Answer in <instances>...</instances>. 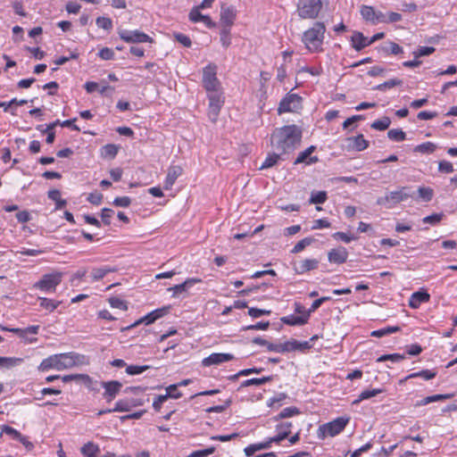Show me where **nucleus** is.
Listing matches in <instances>:
<instances>
[{
  "instance_id": "nucleus-23",
  "label": "nucleus",
  "mask_w": 457,
  "mask_h": 457,
  "mask_svg": "<svg viewBox=\"0 0 457 457\" xmlns=\"http://www.w3.org/2000/svg\"><path fill=\"white\" fill-rule=\"evenodd\" d=\"M351 41H352L353 47L356 51H361L364 47L370 46V43L369 42V38L364 37V35L359 31L353 32V36L351 37Z\"/></svg>"
},
{
  "instance_id": "nucleus-64",
  "label": "nucleus",
  "mask_w": 457,
  "mask_h": 457,
  "mask_svg": "<svg viewBox=\"0 0 457 457\" xmlns=\"http://www.w3.org/2000/svg\"><path fill=\"white\" fill-rule=\"evenodd\" d=\"M113 213H114L113 210H112L110 208H104L102 210L101 218H102L103 222L105 225H110L111 224V218H112Z\"/></svg>"
},
{
  "instance_id": "nucleus-41",
  "label": "nucleus",
  "mask_w": 457,
  "mask_h": 457,
  "mask_svg": "<svg viewBox=\"0 0 457 457\" xmlns=\"http://www.w3.org/2000/svg\"><path fill=\"white\" fill-rule=\"evenodd\" d=\"M40 306L49 312L54 311L61 303L59 301H54L46 297H38Z\"/></svg>"
},
{
  "instance_id": "nucleus-11",
  "label": "nucleus",
  "mask_w": 457,
  "mask_h": 457,
  "mask_svg": "<svg viewBox=\"0 0 457 457\" xmlns=\"http://www.w3.org/2000/svg\"><path fill=\"white\" fill-rule=\"evenodd\" d=\"M361 14L366 21L372 24L384 23L386 21V14L380 11H376L372 6L362 5Z\"/></svg>"
},
{
  "instance_id": "nucleus-38",
  "label": "nucleus",
  "mask_w": 457,
  "mask_h": 457,
  "mask_svg": "<svg viewBox=\"0 0 457 457\" xmlns=\"http://www.w3.org/2000/svg\"><path fill=\"white\" fill-rule=\"evenodd\" d=\"M89 390L99 391L100 382L94 380L87 374H81L80 380Z\"/></svg>"
},
{
  "instance_id": "nucleus-8",
  "label": "nucleus",
  "mask_w": 457,
  "mask_h": 457,
  "mask_svg": "<svg viewBox=\"0 0 457 457\" xmlns=\"http://www.w3.org/2000/svg\"><path fill=\"white\" fill-rule=\"evenodd\" d=\"M414 195L411 187H401L398 190L388 193L384 198L378 199V204L392 203L395 204L413 198Z\"/></svg>"
},
{
  "instance_id": "nucleus-46",
  "label": "nucleus",
  "mask_w": 457,
  "mask_h": 457,
  "mask_svg": "<svg viewBox=\"0 0 457 457\" xmlns=\"http://www.w3.org/2000/svg\"><path fill=\"white\" fill-rule=\"evenodd\" d=\"M299 413H300V411H299L298 408L287 407L284 410H282L278 416L274 417V420L289 418V417H292V416L299 414Z\"/></svg>"
},
{
  "instance_id": "nucleus-19",
  "label": "nucleus",
  "mask_w": 457,
  "mask_h": 457,
  "mask_svg": "<svg viewBox=\"0 0 457 457\" xmlns=\"http://www.w3.org/2000/svg\"><path fill=\"white\" fill-rule=\"evenodd\" d=\"M189 19L193 22L202 21L205 24V26L209 29H213L216 27V22L212 21V19L208 15H204L199 12L198 8L193 9L189 13Z\"/></svg>"
},
{
  "instance_id": "nucleus-44",
  "label": "nucleus",
  "mask_w": 457,
  "mask_h": 457,
  "mask_svg": "<svg viewBox=\"0 0 457 457\" xmlns=\"http://www.w3.org/2000/svg\"><path fill=\"white\" fill-rule=\"evenodd\" d=\"M403 80L402 79H391L387 81H385L384 83L382 84H379L378 86H376L374 87V89L376 90H380V91H384L387 88H392L394 87H397V86H402L403 85Z\"/></svg>"
},
{
  "instance_id": "nucleus-5",
  "label": "nucleus",
  "mask_w": 457,
  "mask_h": 457,
  "mask_svg": "<svg viewBox=\"0 0 457 457\" xmlns=\"http://www.w3.org/2000/svg\"><path fill=\"white\" fill-rule=\"evenodd\" d=\"M62 272L55 271L47 273L43 275L42 278L33 285V287L45 293H54L56 290V287L62 282Z\"/></svg>"
},
{
  "instance_id": "nucleus-25",
  "label": "nucleus",
  "mask_w": 457,
  "mask_h": 457,
  "mask_svg": "<svg viewBox=\"0 0 457 457\" xmlns=\"http://www.w3.org/2000/svg\"><path fill=\"white\" fill-rule=\"evenodd\" d=\"M309 320V312H306L305 315L301 316H295V315H289L285 316L280 319V320L287 325L289 326H302L308 322Z\"/></svg>"
},
{
  "instance_id": "nucleus-51",
  "label": "nucleus",
  "mask_w": 457,
  "mask_h": 457,
  "mask_svg": "<svg viewBox=\"0 0 457 457\" xmlns=\"http://www.w3.org/2000/svg\"><path fill=\"white\" fill-rule=\"evenodd\" d=\"M118 153V147L115 145L109 144L103 147V156L114 158Z\"/></svg>"
},
{
  "instance_id": "nucleus-32",
  "label": "nucleus",
  "mask_w": 457,
  "mask_h": 457,
  "mask_svg": "<svg viewBox=\"0 0 457 457\" xmlns=\"http://www.w3.org/2000/svg\"><path fill=\"white\" fill-rule=\"evenodd\" d=\"M282 154H280V152L268 154V156L261 165L260 170L270 169L275 166L278 163V162L281 159Z\"/></svg>"
},
{
  "instance_id": "nucleus-59",
  "label": "nucleus",
  "mask_w": 457,
  "mask_h": 457,
  "mask_svg": "<svg viewBox=\"0 0 457 457\" xmlns=\"http://www.w3.org/2000/svg\"><path fill=\"white\" fill-rule=\"evenodd\" d=\"M3 433L10 436L14 440H18L21 436V434L18 430L8 425H4L2 427V434Z\"/></svg>"
},
{
  "instance_id": "nucleus-28",
  "label": "nucleus",
  "mask_w": 457,
  "mask_h": 457,
  "mask_svg": "<svg viewBox=\"0 0 457 457\" xmlns=\"http://www.w3.org/2000/svg\"><path fill=\"white\" fill-rule=\"evenodd\" d=\"M270 437L268 438L265 442L253 444L245 448L244 452L247 457L253 455V453L257 451L269 449L271 446Z\"/></svg>"
},
{
  "instance_id": "nucleus-2",
  "label": "nucleus",
  "mask_w": 457,
  "mask_h": 457,
  "mask_svg": "<svg viewBox=\"0 0 457 457\" xmlns=\"http://www.w3.org/2000/svg\"><path fill=\"white\" fill-rule=\"evenodd\" d=\"M79 354L74 353L54 354L44 359L39 365V370L46 371L50 369L57 370L70 369L79 363Z\"/></svg>"
},
{
  "instance_id": "nucleus-18",
  "label": "nucleus",
  "mask_w": 457,
  "mask_h": 457,
  "mask_svg": "<svg viewBox=\"0 0 457 457\" xmlns=\"http://www.w3.org/2000/svg\"><path fill=\"white\" fill-rule=\"evenodd\" d=\"M182 172L183 169L179 165L170 166L164 181V189H170Z\"/></svg>"
},
{
  "instance_id": "nucleus-29",
  "label": "nucleus",
  "mask_w": 457,
  "mask_h": 457,
  "mask_svg": "<svg viewBox=\"0 0 457 457\" xmlns=\"http://www.w3.org/2000/svg\"><path fill=\"white\" fill-rule=\"evenodd\" d=\"M453 396V394L429 395V396H427V397L423 398L422 400L417 402L415 406L427 405V404L434 403V402H438V401H443V400L450 399Z\"/></svg>"
},
{
  "instance_id": "nucleus-7",
  "label": "nucleus",
  "mask_w": 457,
  "mask_h": 457,
  "mask_svg": "<svg viewBox=\"0 0 457 457\" xmlns=\"http://www.w3.org/2000/svg\"><path fill=\"white\" fill-rule=\"evenodd\" d=\"M203 87L209 91H215L220 89V82L217 78V66L210 63L203 70Z\"/></svg>"
},
{
  "instance_id": "nucleus-63",
  "label": "nucleus",
  "mask_w": 457,
  "mask_h": 457,
  "mask_svg": "<svg viewBox=\"0 0 457 457\" xmlns=\"http://www.w3.org/2000/svg\"><path fill=\"white\" fill-rule=\"evenodd\" d=\"M438 170L444 173H451L454 170L453 165L447 161H440L438 163Z\"/></svg>"
},
{
  "instance_id": "nucleus-62",
  "label": "nucleus",
  "mask_w": 457,
  "mask_h": 457,
  "mask_svg": "<svg viewBox=\"0 0 457 457\" xmlns=\"http://www.w3.org/2000/svg\"><path fill=\"white\" fill-rule=\"evenodd\" d=\"M112 204L118 207H129L131 204V199L129 196L116 197Z\"/></svg>"
},
{
  "instance_id": "nucleus-55",
  "label": "nucleus",
  "mask_w": 457,
  "mask_h": 457,
  "mask_svg": "<svg viewBox=\"0 0 457 457\" xmlns=\"http://www.w3.org/2000/svg\"><path fill=\"white\" fill-rule=\"evenodd\" d=\"M96 25L105 30H110L112 29V21L108 17H98Z\"/></svg>"
},
{
  "instance_id": "nucleus-3",
  "label": "nucleus",
  "mask_w": 457,
  "mask_h": 457,
  "mask_svg": "<svg viewBox=\"0 0 457 457\" xmlns=\"http://www.w3.org/2000/svg\"><path fill=\"white\" fill-rule=\"evenodd\" d=\"M326 27L323 22H315L312 28L307 29L302 41L310 52H320L324 40Z\"/></svg>"
},
{
  "instance_id": "nucleus-57",
  "label": "nucleus",
  "mask_w": 457,
  "mask_h": 457,
  "mask_svg": "<svg viewBox=\"0 0 457 457\" xmlns=\"http://www.w3.org/2000/svg\"><path fill=\"white\" fill-rule=\"evenodd\" d=\"M387 44H388V47L385 48V51L387 54L397 55V54L403 53V47L400 46L398 44L392 42V41L388 42Z\"/></svg>"
},
{
  "instance_id": "nucleus-42",
  "label": "nucleus",
  "mask_w": 457,
  "mask_h": 457,
  "mask_svg": "<svg viewBox=\"0 0 457 457\" xmlns=\"http://www.w3.org/2000/svg\"><path fill=\"white\" fill-rule=\"evenodd\" d=\"M387 137L389 139L395 142H402L405 140L406 134L401 129H393L388 130Z\"/></svg>"
},
{
  "instance_id": "nucleus-22",
  "label": "nucleus",
  "mask_w": 457,
  "mask_h": 457,
  "mask_svg": "<svg viewBox=\"0 0 457 457\" xmlns=\"http://www.w3.org/2000/svg\"><path fill=\"white\" fill-rule=\"evenodd\" d=\"M201 278H191L185 280L183 283L176 285L172 287H170L169 290L173 292V296H178L180 294L186 292L188 287L194 286L195 284L201 283Z\"/></svg>"
},
{
  "instance_id": "nucleus-58",
  "label": "nucleus",
  "mask_w": 457,
  "mask_h": 457,
  "mask_svg": "<svg viewBox=\"0 0 457 457\" xmlns=\"http://www.w3.org/2000/svg\"><path fill=\"white\" fill-rule=\"evenodd\" d=\"M113 411H130V405L129 403V399H121L116 402Z\"/></svg>"
},
{
  "instance_id": "nucleus-49",
  "label": "nucleus",
  "mask_w": 457,
  "mask_h": 457,
  "mask_svg": "<svg viewBox=\"0 0 457 457\" xmlns=\"http://www.w3.org/2000/svg\"><path fill=\"white\" fill-rule=\"evenodd\" d=\"M150 367L148 365L137 366V365H129L126 368V373L131 376L141 374L142 372L147 370Z\"/></svg>"
},
{
  "instance_id": "nucleus-6",
  "label": "nucleus",
  "mask_w": 457,
  "mask_h": 457,
  "mask_svg": "<svg viewBox=\"0 0 457 457\" xmlns=\"http://www.w3.org/2000/svg\"><path fill=\"white\" fill-rule=\"evenodd\" d=\"M322 7L320 0H299L297 12L302 19H315Z\"/></svg>"
},
{
  "instance_id": "nucleus-53",
  "label": "nucleus",
  "mask_w": 457,
  "mask_h": 457,
  "mask_svg": "<svg viewBox=\"0 0 457 457\" xmlns=\"http://www.w3.org/2000/svg\"><path fill=\"white\" fill-rule=\"evenodd\" d=\"M109 303L112 308H117L123 311H126L128 309L127 303L119 297L109 298Z\"/></svg>"
},
{
  "instance_id": "nucleus-24",
  "label": "nucleus",
  "mask_w": 457,
  "mask_h": 457,
  "mask_svg": "<svg viewBox=\"0 0 457 457\" xmlns=\"http://www.w3.org/2000/svg\"><path fill=\"white\" fill-rule=\"evenodd\" d=\"M430 299V295L427 292H415L409 300V306L412 309H417L422 303H427Z\"/></svg>"
},
{
  "instance_id": "nucleus-10",
  "label": "nucleus",
  "mask_w": 457,
  "mask_h": 457,
  "mask_svg": "<svg viewBox=\"0 0 457 457\" xmlns=\"http://www.w3.org/2000/svg\"><path fill=\"white\" fill-rule=\"evenodd\" d=\"M302 107V98L296 94L287 95L279 103L278 112H295Z\"/></svg>"
},
{
  "instance_id": "nucleus-40",
  "label": "nucleus",
  "mask_w": 457,
  "mask_h": 457,
  "mask_svg": "<svg viewBox=\"0 0 457 457\" xmlns=\"http://www.w3.org/2000/svg\"><path fill=\"white\" fill-rule=\"evenodd\" d=\"M22 362L21 358L15 357H0V369L1 368H12L16 365H19Z\"/></svg>"
},
{
  "instance_id": "nucleus-47",
  "label": "nucleus",
  "mask_w": 457,
  "mask_h": 457,
  "mask_svg": "<svg viewBox=\"0 0 457 457\" xmlns=\"http://www.w3.org/2000/svg\"><path fill=\"white\" fill-rule=\"evenodd\" d=\"M405 359V355L404 354H400V353H392V354H384V355H381L380 357H378L377 359V361L378 362H382V361H391L393 362H399Z\"/></svg>"
},
{
  "instance_id": "nucleus-16",
  "label": "nucleus",
  "mask_w": 457,
  "mask_h": 457,
  "mask_svg": "<svg viewBox=\"0 0 457 457\" xmlns=\"http://www.w3.org/2000/svg\"><path fill=\"white\" fill-rule=\"evenodd\" d=\"M233 359L234 356L231 353H214L203 360V365L205 367L218 365Z\"/></svg>"
},
{
  "instance_id": "nucleus-15",
  "label": "nucleus",
  "mask_w": 457,
  "mask_h": 457,
  "mask_svg": "<svg viewBox=\"0 0 457 457\" xmlns=\"http://www.w3.org/2000/svg\"><path fill=\"white\" fill-rule=\"evenodd\" d=\"M319 263L320 262L317 259H304L297 263H294L293 269L296 274H303L316 270L319 267Z\"/></svg>"
},
{
  "instance_id": "nucleus-14",
  "label": "nucleus",
  "mask_w": 457,
  "mask_h": 457,
  "mask_svg": "<svg viewBox=\"0 0 457 457\" xmlns=\"http://www.w3.org/2000/svg\"><path fill=\"white\" fill-rule=\"evenodd\" d=\"M348 251L344 246H338L331 249L328 253V259L330 263L343 264L347 261Z\"/></svg>"
},
{
  "instance_id": "nucleus-20",
  "label": "nucleus",
  "mask_w": 457,
  "mask_h": 457,
  "mask_svg": "<svg viewBox=\"0 0 457 457\" xmlns=\"http://www.w3.org/2000/svg\"><path fill=\"white\" fill-rule=\"evenodd\" d=\"M347 141L349 142L348 147L358 152L363 151L369 147V141L364 138L362 134L351 137L347 138Z\"/></svg>"
},
{
  "instance_id": "nucleus-50",
  "label": "nucleus",
  "mask_w": 457,
  "mask_h": 457,
  "mask_svg": "<svg viewBox=\"0 0 457 457\" xmlns=\"http://www.w3.org/2000/svg\"><path fill=\"white\" fill-rule=\"evenodd\" d=\"M220 109H221V106H219V105H216V104H209V106H208V117H209L211 121L215 122L217 120L218 116H219L220 112Z\"/></svg>"
},
{
  "instance_id": "nucleus-27",
  "label": "nucleus",
  "mask_w": 457,
  "mask_h": 457,
  "mask_svg": "<svg viewBox=\"0 0 457 457\" xmlns=\"http://www.w3.org/2000/svg\"><path fill=\"white\" fill-rule=\"evenodd\" d=\"M115 271H117V268L109 265L93 268L91 277L94 281H97L104 278L107 274Z\"/></svg>"
},
{
  "instance_id": "nucleus-37",
  "label": "nucleus",
  "mask_w": 457,
  "mask_h": 457,
  "mask_svg": "<svg viewBox=\"0 0 457 457\" xmlns=\"http://www.w3.org/2000/svg\"><path fill=\"white\" fill-rule=\"evenodd\" d=\"M157 319L155 318L154 314H153V312H149L148 314H146L145 316L142 317L141 319H139L138 320L135 321L133 324L126 327V328H121V331H124V330H129L132 328H135L137 327V325L141 324V323H145L146 325H149V324H152L154 323Z\"/></svg>"
},
{
  "instance_id": "nucleus-61",
  "label": "nucleus",
  "mask_w": 457,
  "mask_h": 457,
  "mask_svg": "<svg viewBox=\"0 0 457 457\" xmlns=\"http://www.w3.org/2000/svg\"><path fill=\"white\" fill-rule=\"evenodd\" d=\"M270 327V321H260L254 325L245 327L244 330H266Z\"/></svg>"
},
{
  "instance_id": "nucleus-56",
  "label": "nucleus",
  "mask_w": 457,
  "mask_h": 457,
  "mask_svg": "<svg viewBox=\"0 0 457 457\" xmlns=\"http://www.w3.org/2000/svg\"><path fill=\"white\" fill-rule=\"evenodd\" d=\"M443 217H444L443 213H433L431 215L424 217L422 221H423V223L436 225V224H438L442 220Z\"/></svg>"
},
{
  "instance_id": "nucleus-13",
  "label": "nucleus",
  "mask_w": 457,
  "mask_h": 457,
  "mask_svg": "<svg viewBox=\"0 0 457 457\" xmlns=\"http://www.w3.org/2000/svg\"><path fill=\"white\" fill-rule=\"evenodd\" d=\"M177 389V385H170L166 391L167 393L165 395H158L154 403H153V408L154 411H159L162 408V404L168 399V398H173V399H179L182 396V393H177L172 394V390Z\"/></svg>"
},
{
  "instance_id": "nucleus-36",
  "label": "nucleus",
  "mask_w": 457,
  "mask_h": 457,
  "mask_svg": "<svg viewBox=\"0 0 457 457\" xmlns=\"http://www.w3.org/2000/svg\"><path fill=\"white\" fill-rule=\"evenodd\" d=\"M436 375V372L430 370H423L419 372L411 373L404 378V381L414 378H422L425 380H430L434 378Z\"/></svg>"
},
{
  "instance_id": "nucleus-52",
  "label": "nucleus",
  "mask_w": 457,
  "mask_h": 457,
  "mask_svg": "<svg viewBox=\"0 0 457 457\" xmlns=\"http://www.w3.org/2000/svg\"><path fill=\"white\" fill-rule=\"evenodd\" d=\"M436 51L433 46H420L418 50L413 52V55L415 58H420L422 56H427L433 54Z\"/></svg>"
},
{
  "instance_id": "nucleus-9",
  "label": "nucleus",
  "mask_w": 457,
  "mask_h": 457,
  "mask_svg": "<svg viewBox=\"0 0 457 457\" xmlns=\"http://www.w3.org/2000/svg\"><path fill=\"white\" fill-rule=\"evenodd\" d=\"M118 34L120 39L126 43L137 44L154 42V39L151 37L140 30L119 29Z\"/></svg>"
},
{
  "instance_id": "nucleus-34",
  "label": "nucleus",
  "mask_w": 457,
  "mask_h": 457,
  "mask_svg": "<svg viewBox=\"0 0 457 457\" xmlns=\"http://www.w3.org/2000/svg\"><path fill=\"white\" fill-rule=\"evenodd\" d=\"M48 198L55 202V209L59 210L63 208L67 202L61 198V192L58 189L49 190L47 193Z\"/></svg>"
},
{
  "instance_id": "nucleus-1",
  "label": "nucleus",
  "mask_w": 457,
  "mask_h": 457,
  "mask_svg": "<svg viewBox=\"0 0 457 457\" xmlns=\"http://www.w3.org/2000/svg\"><path fill=\"white\" fill-rule=\"evenodd\" d=\"M302 130L296 125H287L276 129L270 137L271 145L280 154L293 152L300 144Z\"/></svg>"
},
{
  "instance_id": "nucleus-17",
  "label": "nucleus",
  "mask_w": 457,
  "mask_h": 457,
  "mask_svg": "<svg viewBox=\"0 0 457 457\" xmlns=\"http://www.w3.org/2000/svg\"><path fill=\"white\" fill-rule=\"evenodd\" d=\"M236 10L232 6L221 5L220 22L223 27L230 28L236 20Z\"/></svg>"
},
{
  "instance_id": "nucleus-43",
  "label": "nucleus",
  "mask_w": 457,
  "mask_h": 457,
  "mask_svg": "<svg viewBox=\"0 0 457 457\" xmlns=\"http://www.w3.org/2000/svg\"><path fill=\"white\" fill-rule=\"evenodd\" d=\"M314 242L312 237H304L300 240L291 250L292 253H298L304 250L305 247L311 245Z\"/></svg>"
},
{
  "instance_id": "nucleus-33",
  "label": "nucleus",
  "mask_w": 457,
  "mask_h": 457,
  "mask_svg": "<svg viewBox=\"0 0 457 457\" xmlns=\"http://www.w3.org/2000/svg\"><path fill=\"white\" fill-rule=\"evenodd\" d=\"M99 452V446L92 442H88L81 447V453L85 457H97Z\"/></svg>"
},
{
  "instance_id": "nucleus-48",
  "label": "nucleus",
  "mask_w": 457,
  "mask_h": 457,
  "mask_svg": "<svg viewBox=\"0 0 457 457\" xmlns=\"http://www.w3.org/2000/svg\"><path fill=\"white\" fill-rule=\"evenodd\" d=\"M220 35L221 45L226 48L228 47L231 44L230 28L223 27L222 29L220 30Z\"/></svg>"
},
{
  "instance_id": "nucleus-4",
  "label": "nucleus",
  "mask_w": 457,
  "mask_h": 457,
  "mask_svg": "<svg viewBox=\"0 0 457 457\" xmlns=\"http://www.w3.org/2000/svg\"><path fill=\"white\" fill-rule=\"evenodd\" d=\"M349 422V418L338 417L334 420L320 426L318 429V437L324 439L326 436H335L341 433Z\"/></svg>"
},
{
  "instance_id": "nucleus-39",
  "label": "nucleus",
  "mask_w": 457,
  "mask_h": 457,
  "mask_svg": "<svg viewBox=\"0 0 457 457\" xmlns=\"http://www.w3.org/2000/svg\"><path fill=\"white\" fill-rule=\"evenodd\" d=\"M390 124H391L390 118L387 116H384L381 119L376 120L375 121H373L371 123L370 127L373 129L383 131V130L387 129L389 128Z\"/></svg>"
},
{
  "instance_id": "nucleus-45",
  "label": "nucleus",
  "mask_w": 457,
  "mask_h": 457,
  "mask_svg": "<svg viewBox=\"0 0 457 457\" xmlns=\"http://www.w3.org/2000/svg\"><path fill=\"white\" fill-rule=\"evenodd\" d=\"M418 195L424 202H429L434 196V191L430 187H420L418 188Z\"/></svg>"
},
{
  "instance_id": "nucleus-35",
  "label": "nucleus",
  "mask_w": 457,
  "mask_h": 457,
  "mask_svg": "<svg viewBox=\"0 0 457 457\" xmlns=\"http://www.w3.org/2000/svg\"><path fill=\"white\" fill-rule=\"evenodd\" d=\"M384 390L383 389H380V388H374V389H367V390H364L362 391L357 399H355L353 402V404H358L360 403L361 401L363 400H367V399H370L371 397H374L378 395H379L380 393H382Z\"/></svg>"
},
{
  "instance_id": "nucleus-54",
  "label": "nucleus",
  "mask_w": 457,
  "mask_h": 457,
  "mask_svg": "<svg viewBox=\"0 0 457 457\" xmlns=\"http://www.w3.org/2000/svg\"><path fill=\"white\" fill-rule=\"evenodd\" d=\"M327 200V193L325 191H319L312 193L310 198L311 204H323Z\"/></svg>"
},
{
  "instance_id": "nucleus-30",
  "label": "nucleus",
  "mask_w": 457,
  "mask_h": 457,
  "mask_svg": "<svg viewBox=\"0 0 457 457\" xmlns=\"http://www.w3.org/2000/svg\"><path fill=\"white\" fill-rule=\"evenodd\" d=\"M436 149L437 145L435 143L428 141L423 144L416 145L413 148V152L422 154H433Z\"/></svg>"
},
{
  "instance_id": "nucleus-31",
  "label": "nucleus",
  "mask_w": 457,
  "mask_h": 457,
  "mask_svg": "<svg viewBox=\"0 0 457 457\" xmlns=\"http://www.w3.org/2000/svg\"><path fill=\"white\" fill-rule=\"evenodd\" d=\"M207 96L209 100V104H213L219 106H223L224 104V96L223 92L220 89H217L215 91L207 92Z\"/></svg>"
},
{
  "instance_id": "nucleus-26",
  "label": "nucleus",
  "mask_w": 457,
  "mask_h": 457,
  "mask_svg": "<svg viewBox=\"0 0 457 457\" xmlns=\"http://www.w3.org/2000/svg\"><path fill=\"white\" fill-rule=\"evenodd\" d=\"M315 149V146L312 145L310 147H308L307 149H305L304 151L301 152L297 158L295 159V164H298V163H302V162H305L307 164H312V163H315L318 162V157L317 156H313V157H310L312 153L314 151Z\"/></svg>"
},
{
  "instance_id": "nucleus-60",
  "label": "nucleus",
  "mask_w": 457,
  "mask_h": 457,
  "mask_svg": "<svg viewBox=\"0 0 457 457\" xmlns=\"http://www.w3.org/2000/svg\"><path fill=\"white\" fill-rule=\"evenodd\" d=\"M271 313V311L270 310H265V309H258V308H254V307H251L248 309V314L252 317V318H259L262 315H270Z\"/></svg>"
},
{
  "instance_id": "nucleus-21",
  "label": "nucleus",
  "mask_w": 457,
  "mask_h": 457,
  "mask_svg": "<svg viewBox=\"0 0 457 457\" xmlns=\"http://www.w3.org/2000/svg\"><path fill=\"white\" fill-rule=\"evenodd\" d=\"M291 422H283L277 426L278 435L270 437V442H274L276 444L280 443L282 440L287 438L291 433Z\"/></svg>"
},
{
  "instance_id": "nucleus-12",
  "label": "nucleus",
  "mask_w": 457,
  "mask_h": 457,
  "mask_svg": "<svg viewBox=\"0 0 457 457\" xmlns=\"http://www.w3.org/2000/svg\"><path fill=\"white\" fill-rule=\"evenodd\" d=\"M100 387L104 388V398H105L107 402H111L120 391L122 384L118 380L103 381L100 382Z\"/></svg>"
}]
</instances>
